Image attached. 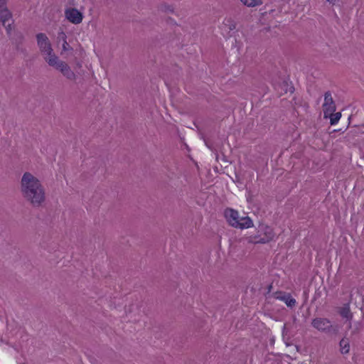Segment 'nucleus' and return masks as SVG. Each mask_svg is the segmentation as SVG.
<instances>
[{
    "label": "nucleus",
    "instance_id": "nucleus-1",
    "mask_svg": "<svg viewBox=\"0 0 364 364\" xmlns=\"http://www.w3.org/2000/svg\"><path fill=\"white\" fill-rule=\"evenodd\" d=\"M20 190L23 198L33 207H41L46 200L43 184L30 172H25L22 176Z\"/></svg>",
    "mask_w": 364,
    "mask_h": 364
},
{
    "label": "nucleus",
    "instance_id": "nucleus-2",
    "mask_svg": "<svg viewBox=\"0 0 364 364\" xmlns=\"http://www.w3.org/2000/svg\"><path fill=\"white\" fill-rule=\"evenodd\" d=\"M36 41L40 53L47 64L58 56L53 50L49 38L45 33H38L36 35Z\"/></svg>",
    "mask_w": 364,
    "mask_h": 364
},
{
    "label": "nucleus",
    "instance_id": "nucleus-3",
    "mask_svg": "<svg viewBox=\"0 0 364 364\" xmlns=\"http://www.w3.org/2000/svg\"><path fill=\"white\" fill-rule=\"evenodd\" d=\"M48 65L60 72L67 80L73 82L77 80V75L74 70H72L68 63L60 59L58 56L55 58L50 63L49 62Z\"/></svg>",
    "mask_w": 364,
    "mask_h": 364
},
{
    "label": "nucleus",
    "instance_id": "nucleus-4",
    "mask_svg": "<svg viewBox=\"0 0 364 364\" xmlns=\"http://www.w3.org/2000/svg\"><path fill=\"white\" fill-rule=\"evenodd\" d=\"M274 235L272 228L261 225L259 227L258 234L248 237V242L255 244H265L272 241Z\"/></svg>",
    "mask_w": 364,
    "mask_h": 364
},
{
    "label": "nucleus",
    "instance_id": "nucleus-5",
    "mask_svg": "<svg viewBox=\"0 0 364 364\" xmlns=\"http://www.w3.org/2000/svg\"><path fill=\"white\" fill-rule=\"evenodd\" d=\"M311 325L318 331L327 334H337L338 332V326L333 325L331 321L326 318H315L312 320Z\"/></svg>",
    "mask_w": 364,
    "mask_h": 364
},
{
    "label": "nucleus",
    "instance_id": "nucleus-6",
    "mask_svg": "<svg viewBox=\"0 0 364 364\" xmlns=\"http://www.w3.org/2000/svg\"><path fill=\"white\" fill-rule=\"evenodd\" d=\"M57 43H62V49L60 51L61 56L65 58H68L69 53H71L73 48L67 41V35L63 31H60L58 33Z\"/></svg>",
    "mask_w": 364,
    "mask_h": 364
},
{
    "label": "nucleus",
    "instance_id": "nucleus-7",
    "mask_svg": "<svg viewBox=\"0 0 364 364\" xmlns=\"http://www.w3.org/2000/svg\"><path fill=\"white\" fill-rule=\"evenodd\" d=\"M336 111V104L332 97L331 92H326L324 94V102L323 104V117L327 119V114H332Z\"/></svg>",
    "mask_w": 364,
    "mask_h": 364
},
{
    "label": "nucleus",
    "instance_id": "nucleus-8",
    "mask_svg": "<svg viewBox=\"0 0 364 364\" xmlns=\"http://www.w3.org/2000/svg\"><path fill=\"white\" fill-rule=\"evenodd\" d=\"M65 18L73 24H80L83 19V14L75 8H68L65 11Z\"/></svg>",
    "mask_w": 364,
    "mask_h": 364
},
{
    "label": "nucleus",
    "instance_id": "nucleus-9",
    "mask_svg": "<svg viewBox=\"0 0 364 364\" xmlns=\"http://www.w3.org/2000/svg\"><path fill=\"white\" fill-rule=\"evenodd\" d=\"M274 297L277 299L283 301L288 307H294L296 304V300L292 298L289 294H286L282 291H277L274 293Z\"/></svg>",
    "mask_w": 364,
    "mask_h": 364
},
{
    "label": "nucleus",
    "instance_id": "nucleus-10",
    "mask_svg": "<svg viewBox=\"0 0 364 364\" xmlns=\"http://www.w3.org/2000/svg\"><path fill=\"white\" fill-rule=\"evenodd\" d=\"M238 213L237 211L231 208H228L225 210V218L228 223L234 228H237L238 226V222L237 220Z\"/></svg>",
    "mask_w": 364,
    "mask_h": 364
},
{
    "label": "nucleus",
    "instance_id": "nucleus-11",
    "mask_svg": "<svg viewBox=\"0 0 364 364\" xmlns=\"http://www.w3.org/2000/svg\"><path fill=\"white\" fill-rule=\"evenodd\" d=\"M12 17V14L9 9L0 11V21L3 26L6 27L7 31L11 30V25H6V22L9 21Z\"/></svg>",
    "mask_w": 364,
    "mask_h": 364
},
{
    "label": "nucleus",
    "instance_id": "nucleus-12",
    "mask_svg": "<svg viewBox=\"0 0 364 364\" xmlns=\"http://www.w3.org/2000/svg\"><path fill=\"white\" fill-rule=\"evenodd\" d=\"M338 312L343 318H346L348 321H350L353 318V314L350 311V306L348 304H346L343 306L341 307Z\"/></svg>",
    "mask_w": 364,
    "mask_h": 364
},
{
    "label": "nucleus",
    "instance_id": "nucleus-13",
    "mask_svg": "<svg viewBox=\"0 0 364 364\" xmlns=\"http://www.w3.org/2000/svg\"><path fill=\"white\" fill-rule=\"evenodd\" d=\"M253 226V222L248 216L241 217L237 228L245 229Z\"/></svg>",
    "mask_w": 364,
    "mask_h": 364
},
{
    "label": "nucleus",
    "instance_id": "nucleus-14",
    "mask_svg": "<svg viewBox=\"0 0 364 364\" xmlns=\"http://www.w3.org/2000/svg\"><path fill=\"white\" fill-rule=\"evenodd\" d=\"M289 333L290 328L287 323H284L282 328V338L287 346H290L291 345V343L290 342L291 336Z\"/></svg>",
    "mask_w": 364,
    "mask_h": 364
},
{
    "label": "nucleus",
    "instance_id": "nucleus-15",
    "mask_svg": "<svg viewBox=\"0 0 364 364\" xmlns=\"http://www.w3.org/2000/svg\"><path fill=\"white\" fill-rule=\"evenodd\" d=\"M341 117V112H332V114H327V118L330 119L331 124H336Z\"/></svg>",
    "mask_w": 364,
    "mask_h": 364
},
{
    "label": "nucleus",
    "instance_id": "nucleus-16",
    "mask_svg": "<svg viewBox=\"0 0 364 364\" xmlns=\"http://www.w3.org/2000/svg\"><path fill=\"white\" fill-rule=\"evenodd\" d=\"M339 345H340L341 353L346 354L349 352L350 346H349V342L347 339H345V338L341 339Z\"/></svg>",
    "mask_w": 364,
    "mask_h": 364
},
{
    "label": "nucleus",
    "instance_id": "nucleus-17",
    "mask_svg": "<svg viewBox=\"0 0 364 364\" xmlns=\"http://www.w3.org/2000/svg\"><path fill=\"white\" fill-rule=\"evenodd\" d=\"M241 2L248 7H255L262 4V0H240Z\"/></svg>",
    "mask_w": 364,
    "mask_h": 364
},
{
    "label": "nucleus",
    "instance_id": "nucleus-18",
    "mask_svg": "<svg viewBox=\"0 0 364 364\" xmlns=\"http://www.w3.org/2000/svg\"><path fill=\"white\" fill-rule=\"evenodd\" d=\"M8 0H0V11L9 9L7 7Z\"/></svg>",
    "mask_w": 364,
    "mask_h": 364
},
{
    "label": "nucleus",
    "instance_id": "nucleus-19",
    "mask_svg": "<svg viewBox=\"0 0 364 364\" xmlns=\"http://www.w3.org/2000/svg\"><path fill=\"white\" fill-rule=\"evenodd\" d=\"M162 9L164 11L171 12V13H172L173 11V7L171 6H169V5H164V6H163Z\"/></svg>",
    "mask_w": 364,
    "mask_h": 364
},
{
    "label": "nucleus",
    "instance_id": "nucleus-20",
    "mask_svg": "<svg viewBox=\"0 0 364 364\" xmlns=\"http://www.w3.org/2000/svg\"><path fill=\"white\" fill-rule=\"evenodd\" d=\"M75 65H76V67L78 68H82V63L80 62V61L76 62Z\"/></svg>",
    "mask_w": 364,
    "mask_h": 364
},
{
    "label": "nucleus",
    "instance_id": "nucleus-21",
    "mask_svg": "<svg viewBox=\"0 0 364 364\" xmlns=\"http://www.w3.org/2000/svg\"><path fill=\"white\" fill-rule=\"evenodd\" d=\"M241 218V217H240L239 214L237 215V220L238 223H240V219Z\"/></svg>",
    "mask_w": 364,
    "mask_h": 364
},
{
    "label": "nucleus",
    "instance_id": "nucleus-22",
    "mask_svg": "<svg viewBox=\"0 0 364 364\" xmlns=\"http://www.w3.org/2000/svg\"><path fill=\"white\" fill-rule=\"evenodd\" d=\"M296 351L299 352V349H300V347L298 346H296Z\"/></svg>",
    "mask_w": 364,
    "mask_h": 364
},
{
    "label": "nucleus",
    "instance_id": "nucleus-23",
    "mask_svg": "<svg viewBox=\"0 0 364 364\" xmlns=\"http://www.w3.org/2000/svg\"><path fill=\"white\" fill-rule=\"evenodd\" d=\"M333 0H326L328 2H332Z\"/></svg>",
    "mask_w": 364,
    "mask_h": 364
}]
</instances>
